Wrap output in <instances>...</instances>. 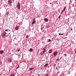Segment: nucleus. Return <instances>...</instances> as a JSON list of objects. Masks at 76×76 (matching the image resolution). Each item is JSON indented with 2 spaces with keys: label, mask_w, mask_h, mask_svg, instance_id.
Wrapping results in <instances>:
<instances>
[{
  "label": "nucleus",
  "mask_w": 76,
  "mask_h": 76,
  "mask_svg": "<svg viewBox=\"0 0 76 76\" xmlns=\"http://www.w3.org/2000/svg\"><path fill=\"white\" fill-rule=\"evenodd\" d=\"M44 20H45V22H48V18H45L44 19Z\"/></svg>",
  "instance_id": "6e6552de"
},
{
  "label": "nucleus",
  "mask_w": 76,
  "mask_h": 76,
  "mask_svg": "<svg viewBox=\"0 0 76 76\" xmlns=\"http://www.w3.org/2000/svg\"><path fill=\"white\" fill-rule=\"evenodd\" d=\"M57 61H60V59H59V58H57Z\"/></svg>",
  "instance_id": "2eb2a0df"
},
{
  "label": "nucleus",
  "mask_w": 76,
  "mask_h": 76,
  "mask_svg": "<svg viewBox=\"0 0 76 76\" xmlns=\"http://www.w3.org/2000/svg\"><path fill=\"white\" fill-rule=\"evenodd\" d=\"M58 18H59V19H60V16H59L58 17Z\"/></svg>",
  "instance_id": "bb28decb"
},
{
  "label": "nucleus",
  "mask_w": 76,
  "mask_h": 76,
  "mask_svg": "<svg viewBox=\"0 0 76 76\" xmlns=\"http://www.w3.org/2000/svg\"><path fill=\"white\" fill-rule=\"evenodd\" d=\"M32 69H34V68H30L29 69V71H31V70H32Z\"/></svg>",
  "instance_id": "f8f14e48"
},
{
  "label": "nucleus",
  "mask_w": 76,
  "mask_h": 76,
  "mask_svg": "<svg viewBox=\"0 0 76 76\" xmlns=\"http://www.w3.org/2000/svg\"><path fill=\"white\" fill-rule=\"evenodd\" d=\"M45 76H48V74H46Z\"/></svg>",
  "instance_id": "6ab92c4d"
},
{
  "label": "nucleus",
  "mask_w": 76,
  "mask_h": 76,
  "mask_svg": "<svg viewBox=\"0 0 76 76\" xmlns=\"http://www.w3.org/2000/svg\"><path fill=\"white\" fill-rule=\"evenodd\" d=\"M12 3V1L11 0H9L8 1V4H11Z\"/></svg>",
  "instance_id": "423d86ee"
},
{
  "label": "nucleus",
  "mask_w": 76,
  "mask_h": 76,
  "mask_svg": "<svg viewBox=\"0 0 76 76\" xmlns=\"http://www.w3.org/2000/svg\"><path fill=\"white\" fill-rule=\"evenodd\" d=\"M36 23V21L35 20V19H34L33 20L32 24L34 25V23Z\"/></svg>",
  "instance_id": "39448f33"
},
{
  "label": "nucleus",
  "mask_w": 76,
  "mask_h": 76,
  "mask_svg": "<svg viewBox=\"0 0 76 76\" xmlns=\"http://www.w3.org/2000/svg\"><path fill=\"white\" fill-rule=\"evenodd\" d=\"M48 66V64H45L44 66L45 67H47Z\"/></svg>",
  "instance_id": "4468645a"
},
{
  "label": "nucleus",
  "mask_w": 76,
  "mask_h": 76,
  "mask_svg": "<svg viewBox=\"0 0 76 76\" xmlns=\"http://www.w3.org/2000/svg\"><path fill=\"white\" fill-rule=\"evenodd\" d=\"M6 33L5 31H4L2 34V37H5L6 36Z\"/></svg>",
  "instance_id": "f257e3e1"
},
{
  "label": "nucleus",
  "mask_w": 76,
  "mask_h": 76,
  "mask_svg": "<svg viewBox=\"0 0 76 76\" xmlns=\"http://www.w3.org/2000/svg\"><path fill=\"white\" fill-rule=\"evenodd\" d=\"M65 9H66V7H65L64 8L63 10V11H63V12H64V10H65Z\"/></svg>",
  "instance_id": "dca6fc26"
},
{
  "label": "nucleus",
  "mask_w": 76,
  "mask_h": 76,
  "mask_svg": "<svg viewBox=\"0 0 76 76\" xmlns=\"http://www.w3.org/2000/svg\"><path fill=\"white\" fill-rule=\"evenodd\" d=\"M60 35H61V33H60Z\"/></svg>",
  "instance_id": "7c9ffc66"
},
{
  "label": "nucleus",
  "mask_w": 76,
  "mask_h": 76,
  "mask_svg": "<svg viewBox=\"0 0 76 76\" xmlns=\"http://www.w3.org/2000/svg\"><path fill=\"white\" fill-rule=\"evenodd\" d=\"M66 55H67V54H66V53L64 54V55L65 56H66Z\"/></svg>",
  "instance_id": "4be33fe9"
},
{
  "label": "nucleus",
  "mask_w": 76,
  "mask_h": 76,
  "mask_svg": "<svg viewBox=\"0 0 76 76\" xmlns=\"http://www.w3.org/2000/svg\"><path fill=\"white\" fill-rule=\"evenodd\" d=\"M63 12H64L63 11H62L61 13V14H62V13H63Z\"/></svg>",
  "instance_id": "aec40b11"
},
{
  "label": "nucleus",
  "mask_w": 76,
  "mask_h": 76,
  "mask_svg": "<svg viewBox=\"0 0 76 76\" xmlns=\"http://www.w3.org/2000/svg\"><path fill=\"white\" fill-rule=\"evenodd\" d=\"M17 6L18 10H20V4L19 2L18 3Z\"/></svg>",
  "instance_id": "f03ea898"
},
{
  "label": "nucleus",
  "mask_w": 76,
  "mask_h": 76,
  "mask_svg": "<svg viewBox=\"0 0 76 76\" xmlns=\"http://www.w3.org/2000/svg\"><path fill=\"white\" fill-rule=\"evenodd\" d=\"M38 76H39V75H38Z\"/></svg>",
  "instance_id": "473e14b6"
},
{
  "label": "nucleus",
  "mask_w": 76,
  "mask_h": 76,
  "mask_svg": "<svg viewBox=\"0 0 76 76\" xmlns=\"http://www.w3.org/2000/svg\"><path fill=\"white\" fill-rule=\"evenodd\" d=\"M4 53V51H3V50H1L0 51V54H3V53Z\"/></svg>",
  "instance_id": "1a4fd4ad"
},
{
  "label": "nucleus",
  "mask_w": 76,
  "mask_h": 76,
  "mask_svg": "<svg viewBox=\"0 0 76 76\" xmlns=\"http://www.w3.org/2000/svg\"><path fill=\"white\" fill-rule=\"evenodd\" d=\"M18 29H19V27H18V26H17L15 28V29L16 30H18Z\"/></svg>",
  "instance_id": "9b49d317"
},
{
  "label": "nucleus",
  "mask_w": 76,
  "mask_h": 76,
  "mask_svg": "<svg viewBox=\"0 0 76 76\" xmlns=\"http://www.w3.org/2000/svg\"><path fill=\"white\" fill-rule=\"evenodd\" d=\"M29 51L30 52H32V51H33V49H32V48H31L30 49Z\"/></svg>",
  "instance_id": "9d476101"
},
{
  "label": "nucleus",
  "mask_w": 76,
  "mask_h": 76,
  "mask_svg": "<svg viewBox=\"0 0 76 76\" xmlns=\"http://www.w3.org/2000/svg\"><path fill=\"white\" fill-rule=\"evenodd\" d=\"M28 37H29V36H26V38L27 39V38H28Z\"/></svg>",
  "instance_id": "a211bd4d"
},
{
  "label": "nucleus",
  "mask_w": 76,
  "mask_h": 76,
  "mask_svg": "<svg viewBox=\"0 0 76 76\" xmlns=\"http://www.w3.org/2000/svg\"><path fill=\"white\" fill-rule=\"evenodd\" d=\"M64 35V33H61V35Z\"/></svg>",
  "instance_id": "412c9836"
},
{
  "label": "nucleus",
  "mask_w": 76,
  "mask_h": 76,
  "mask_svg": "<svg viewBox=\"0 0 76 76\" xmlns=\"http://www.w3.org/2000/svg\"><path fill=\"white\" fill-rule=\"evenodd\" d=\"M57 53H58V52H57V51H56L53 52V55L55 57H56V55L57 54Z\"/></svg>",
  "instance_id": "7ed1b4c3"
},
{
  "label": "nucleus",
  "mask_w": 76,
  "mask_h": 76,
  "mask_svg": "<svg viewBox=\"0 0 76 76\" xmlns=\"http://www.w3.org/2000/svg\"><path fill=\"white\" fill-rule=\"evenodd\" d=\"M59 35H61L60 34V33H59Z\"/></svg>",
  "instance_id": "c756f323"
},
{
  "label": "nucleus",
  "mask_w": 76,
  "mask_h": 76,
  "mask_svg": "<svg viewBox=\"0 0 76 76\" xmlns=\"http://www.w3.org/2000/svg\"><path fill=\"white\" fill-rule=\"evenodd\" d=\"M75 0V1H76V0Z\"/></svg>",
  "instance_id": "72a5a7b5"
},
{
  "label": "nucleus",
  "mask_w": 76,
  "mask_h": 76,
  "mask_svg": "<svg viewBox=\"0 0 76 76\" xmlns=\"http://www.w3.org/2000/svg\"><path fill=\"white\" fill-rule=\"evenodd\" d=\"M71 31H72V28L71 29Z\"/></svg>",
  "instance_id": "c85d7f7f"
},
{
  "label": "nucleus",
  "mask_w": 76,
  "mask_h": 76,
  "mask_svg": "<svg viewBox=\"0 0 76 76\" xmlns=\"http://www.w3.org/2000/svg\"><path fill=\"white\" fill-rule=\"evenodd\" d=\"M13 76V74H11V75H10V76Z\"/></svg>",
  "instance_id": "a878e982"
},
{
  "label": "nucleus",
  "mask_w": 76,
  "mask_h": 76,
  "mask_svg": "<svg viewBox=\"0 0 76 76\" xmlns=\"http://www.w3.org/2000/svg\"><path fill=\"white\" fill-rule=\"evenodd\" d=\"M48 42H51V40L50 39H49L48 40Z\"/></svg>",
  "instance_id": "f3484780"
},
{
  "label": "nucleus",
  "mask_w": 76,
  "mask_h": 76,
  "mask_svg": "<svg viewBox=\"0 0 76 76\" xmlns=\"http://www.w3.org/2000/svg\"><path fill=\"white\" fill-rule=\"evenodd\" d=\"M8 31V29H6L5 30V31H6H6Z\"/></svg>",
  "instance_id": "b1692460"
},
{
  "label": "nucleus",
  "mask_w": 76,
  "mask_h": 76,
  "mask_svg": "<svg viewBox=\"0 0 76 76\" xmlns=\"http://www.w3.org/2000/svg\"><path fill=\"white\" fill-rule=\"evenodd\" d=\"M45 52V49L44 48L43 49V52L41 53V55H42V54H44V53Z\"/></svg>",
  "instance_id": "20e7f679"
},
{
  "label": "nucleus",
  "mask_w": 76,
  "mask_h": 76,
  "mask_svg": "<svg viewBox=\"0 0 76 76\" xmlns=\"http://www.w3.org/2000/svg\"><path fill=\"white\" fill-rule=\"evenodd\" d=\"M75 53H76V50L75 51Z\"/></svg>",
  "instance_id": "2f4dec72"
},
{
  "label": "nucleus",
  "mask_w": 76,
  "mask_h": 76,
  "mask_svg": "<svg viewBox=\"0 0 76 76\" xmlns=\"http://www.w3.org/2000/svg\"><path fill=\"white\" fill-rule=\"evenodd\" d=\"M19 66L18 65V67H17V69H18V68H19Z\"/></svg>",
  "instance_id": "5701e85b"
},
{
  "label": "nucleus",
  "mask_w": 76,
  "mask_h": 76,
  "mask_svg": "<svg viewBox=\"0 0 76 76\" xmlns=\"http://www.w3.org/2000/svg\"><path fill=\"white\" fill-rule=\"evenodd\" d=\"M52 50H50L49 51V53H52Z\"/></svg>",
  "instance_id": "ddd939ff"
},
{
  "label": "nucleus",
  "mask_w": 76,
  "mask_h": 76,
  "mask_svg": "<svg viewBox=\"0 0 76 76\" xmlns=\"http://www.w3.org/2000/svg\"><path fill=\"white\" fill-rule=\"evenodd\" d=\"M8 61L10 63L12 61V59L11 58H10L8 59Z\"/></svg>",
  "instance_id": "0eeeda50"
},
{
  "label": "nucleus",
  "mask_w": 76,
  "mask_h": 76,
  "mask_svg": "<svg viewBox=\"0 0 76 76\" xmlns=\"http://www.w3.org/2000/svg\"><path fill=\"white\" fill-rule=\"evenodd\" d=\"M19 51H20V49H19V50H18V52H19Z\"/></svg>",
  "instance_id": "393cba45"
},
{
  "label": "nucleus",
  "mask_w": 76,
  "mask_h": 76,
  "mask_svg": "<svg viewBox=\"0 0 76 76\" xmlns=\"http://www.w3.org/2000/svg\"><path fill=\"white\" fill-rule=\"evenodd\" d=\"M12 76H15V75L13 74Z\"/></svg>",
  "instance_id": "cd10ccee"
}]
</instances>
